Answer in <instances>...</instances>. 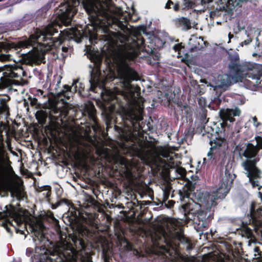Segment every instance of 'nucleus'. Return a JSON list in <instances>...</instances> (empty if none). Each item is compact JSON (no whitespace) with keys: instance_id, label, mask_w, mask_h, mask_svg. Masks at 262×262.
I'll return each mask as SVG.
<instances>
[{"instance_id":"obj_50","label":"nucleus","mask_w":262,"mask_h":262,"mask_svg":"<svg viewBox=\"0 0 262 262\" xmlns=\"http://www.w3.org/2000/svg\"><path fill=\"white\" fill-rule=\"evenodd\" d=\"M130 12H129V13L127 14V15H128V17H130Z\"/></svg>"},{"instance_id":"obj_16","label":"nucleus","mask_w":262,"mask_h":262,"mask_svg":"<svg viewBox=\"0 0 262 262\" xmlns=\"http://www.w3.org/2000/svg\"><path fill=\"white\" fill-rule=\"evenodd\" d=\"M9 100L8 97L0 99V117L7 119L9 116V107L8 104Z\"/></svg>"},{"instance_id":"obj_36","label":"nucleus","mask_w":262,"mask_h":262,"mask_svg":"<svg viewBox=\"0 0 262 262\" xmlns=\"http://www.w3.org/2000/svg\"><path fill=\"white\" fill-rule=\"evenodd\" d=\"M126 246L127 249L128 250H133V245L129 242H126Z\"/></svg>"},{"instance_id":"obj_2","label":"nucleus","mask_w":262,"mask_h":262,"mask_svg":"<svg viewBox=\"0 0 262 262\" xmlns=\"http://www.w3.org/2000/svg\"><path fill=\"white\" fill-rule=\"evenodd\" d=\"M172 230L166 232L165 229L160 226L154 227L150 233V238L152 243L150 249L146 250L149 253H155L163 255L168 258L172 255V252H176V248L172 245L173 240L178 239L184 242V245L187 250L192 249V246L188 239L184 237L183 232L179 221L173 220L170 223Z\"/></svg>"},{"instance_id":"obj_38","label":"nucleus","mask_w":262,"mask_h":262,"mask_svg":"<svg viewBox=\"0 0 262 262\" xmlns=\"http://www.w3.org/2000/svg\"><path fill=\"white\" fill-rule=\"evenodd\" d=\"M163 193H164V198L165 199H167L168 197V188H166V189L164 190L163 191Z\"/></svg>"},{"instance_id":"obj_37","label":"nucleus","mask_w":262,"mask_h":262,"mask_svg":"<svg viewBox=\"0 0 262 262\" xmlns=\"http://www.w3.org/2000/svg\"><path fill=\"white\" fill-rule=\"evenodd\" d=\"M90 115L92 117L94 114V106L91 105L90 106V110L89 112Z\"/></svg>"},{"instance_id":"obj_25","label":"nucleus","mask_w":262,"mask_h":262,"mask_svg":"<svg viewBox=\"0 0 262 262\" xmlns=\"http://www.w3.org/2000/svg\"><path fill=\"white\" fill-rule=\"evenodd\" d=\"M51 114L52 115H56L57 114H59V115H60L61 114V111L60 110V108H58L57 107H56L55 106H54L51 108Z\"/></svg>"},{"instance_id":"obj_40","label":"nucleus","mask_w":262,"mask_h":262,"mask_svg":"<svg viewBox=\"0 0 262 262\" xmlns=\"http://www.w3.org/2000/svg\"><path fill=\"white\" fill-rule=\"evenodd\" d=\"M134 254L138 256H143V255H141V253L137 250H134Z\"/></svg>"},{"instance_id":"obj_28","label":"nucleus","mask_w":262,"mask_h":262,"mask_svg":"<svg viewBox=\"0 0 262 262\" xmlns=\"http://www.w3.org/2000/svg\"><path fill=\"white\" fill-rule=\"evenodd\" d=\"M11 60V56L9 54H0V60Z\"/></svg>"},{"instance_id":"obj_51","label":"nucleus","mask_w":262,"mask_h":262,"mask_svg":"<svg viewBox=\"0 0 262 262\" xmlns=\"http://www.w3.org/2000/svg\"><path fill=\"white\" fill-rule=\"evenodd\" d=\"M255 55H256V53H253V56H255Z\"/></svg>"},{"instance_id":"obj_49","label":"nucleus","mask_w":262,"mask_h":262,"mask_svg":"<svg viewBox=\"0 0 262 262\" xmlns=\"http://www.w3.org/2000/svg\"><path fill=\"white\" fill-rule=\"evenodd\" d=\"M8 223H9V224H12V225L11 221H10L9 220H8Z\"/></svg>"},{"instance_id":"obj_15","label":"nucleus","mask_w":262,"mask_h":262,"mask_svg":"<svg viewBox=\"0 0 262 262\" xmlns=\"http://www.w3.org/2000/svg\"><path fill=\"white\" fill-rule=\"evenodd\" d=\"M80 89H82V84L79 82L78 80H75L70 87L65 85L63 89L59 93V95H62L68 99L72 96V91H78L81 93Z\"/></svg>"},{"instance_id":"obj_17","label":"nucleus","mask_w":262,"mask_h":262,"mask_svg":"<svg viewBox=\"0 0 262 262\" xmlns=\"http://www.w3.org/2000/svg\"><path fill=\"white\" fill-rule=\"evenodd\" d=\"M243 235L249 239L248 242L249 246L255 242L256 239L253 235L252 230L249 228L245 227L244 228Z\"/></svg>"},{"instance_id":"obj_22","label":"nucleus","mask_w":262,"mask_h":262,"mask_svg":"<svg viewBox=\"0 0 262 262\" xmlns=\"http://www.w3.org/2000/svg\"><path fill=\"white\" fill-rule=\"evenodd\" d=\"M193 205V202H189L188 203L184 204L182 206V208L184 209L185 213L189 212L190 210H192V206Z\"/></svg>"},{"instance_id":"obj_48","label":"nucleus","mask_w":262,"mask_h":262,"mask_svg":"<svg viewBox=\"0 0 262 262\" xmlns=\"http://www.w3.org/2000/svg\"><path fill=\"white\" fill-rule=\"evenodd\" d=\"M124 102H120V103L119 104V105H124Z\"/></svg>"},{"instance_id":"obj_46","label":"nucleus","mask_w":262,"mask_h":262,"mask_svg":"<svg viewBox=\"0 0 262 262\" xmlns=\"http://www.w3.org/2000/svg\"><path fill=\"white\" fill-rule=\"evenodd\" d=\"M233 35L232 34H231L230 33H229L228 34V37H229V40L228 41V43H229L230 42V39L233 38Z\"/></svg>"},{"instance_id":"obj_12","label":"nucleus","mask_w":262,"mask_h":262,"mask_svg":"<svg viewBox=\"0 0 262 262\" xmlns=\"http://www.w3.org/2000/svg\"><path fill=\"white\" fill-rule=\"evenodd\" d=\"M232 183L231 176L229 174V178L227 176L225 179H223L221 186L216 189V191H214L216 198L218 199H224L229 190Z\"/></svg>"},{"instance_id":"obj_7","label":"nucleus","mask_w":262,"mask_h":262,"mask_svg":"<svg viewBox=\"0 0 262 262\" xmlns=\"http://www.w3.org/2000/svg\"><path fill=\"white\" fill-rule=\"evenodd\" d=\"M253 73L252 69H248L246 71L243 69L242 72L237 73L235 76H230L228 74L219 76L209 84V85L213 88L214 90L216 88L226 89L232 84V81L233 82L242 81L244 78H250L255 80L257 84L260 83V78L253 74Z\"/></svg>"},{"instance_id":"obj_31","label":"nucleus","mask_w":262,"mask_h":262,"mask_svg":"<svg viewBox=\"0 0 262 262\" xmlns=\"http://www.w3.org/2000/svg\"><path fill=\"white\" fill-rule=\"evenodd\" d=\"M252 120L254 125L256 127H257L260 124V123L259 122H258L257 118L255 116L253 117L252 118Z\"/></svg>"},{"instance_id":"obj_32","label":"nucleus","mask_w":262,"mask_h":262,"mask_svg":"<svg viewBox=\"0 0 262 262\" xmlns=\"http://www.w3.org/2000/svg\"><path fill=\"white\" fill-rule=\"evenodd\" d=\"M254 251L255 252V254H254L255 257H258L260 256V254L259 253V249L258 247H256L254 248Z\"/></svg>"},{"instance_id":"obj_3","label":"nucleus","mask_w":262,"mask_h":262,"mask_svg":"<svg viewBox=\"0 0 262 262\" xmlns=\"http://www.w3.org/2000/svg\"><path fill=\"white\" fill-rule=\"evenodd\" d=\"M138 155L141 160L151 168H159L166 166L170 168L176 167V171L181 177L185 174V169L179 167L180 162L176 159V155L165 148L158 149L155 145L147 143L139 151Z\"/></svg>"},{"instance_id":"obj_30","label":"nucleus","mask_w":262,"mask_h":262,"mask_svg":"<svg viewBox=\"0 0 262 262\" xmlns=\"http://www.w3.org/2000/svg\"><path fill=\"white\" fill-rule=\"evenodd\" d=\"M55 254L59 255V256H61V257L62 256L63 257L61 258L62 260H63V258H66L65 257V254L64 253H63V254L61 253V250H60V249L59 248H57L55 249Z\"/></svg>"},{"instance_id":"obj_24","label":"nucleus","mask_w":262,"mask_h":262,"mask_svg":"<svg viewBox=\"0 0 262 262\" xmlns=\"http://www.w3.org/2000/svg\"><path fill=\"white\" fill-rule=\"evenodd\" d=\"M8 191V186L6 183L2 181L0 182V192L2 191L4 193L7 192Z\"/></svg>"},{"instance_id":"obj_41","label":"nucleus","mask_w":262,"mask_h":262,"mask_svg":"<svg viewBox=\"0 0 262 262\" xmlns=\"http://www.w3.org/2000/svg\"><path fill=\"white\" fill-rule=\"evenodd\" d=\"M251 40H252V39L250 38H249L245 40L244 41V44L245 45H247L249 44L251 42Z\"/></svg>"},{"instance_id":"obj_33","label":"nucleus","mask_w":262,"mask_h":262,"mask_svg":"<svg viewBox=\"0 0 262 262\" xmlns=\"http://www.w3.org/2000/svg\"><path fill=\"white\" fill-rule=\"evenodd\" d=\"M172 5H173V2L170 0H168L165 5V8L166 9H169Z\"/></svg>"},{"instance_id":"obj_34","label":"nucleus","mask_w":262,"mask_h":262,"mask_svg":"<svg viewBox=\"0 0 262 262\" xmlns=\"http://www.w3.org/2000/svg\"><path fill=\"white\" fill-rule=\"evenodd\" d=\"M126 176L128 179H131L132 178V173L131 171L128 169V168H126Z\"/></svg>"},{"instance_id":"obj_14","label":"nucleus","mask_w":262,"mask_h":262,"mask_svg":"<svg viewBox=\"0 0 262 262\" xmlns=\"http://www.w3.org/2000/svg\"><path fill=\"white\" fill-rule=\"evenodd\" d=\"M240 114L241 110L236 107L231 109H223L220 112V117L224 122L229 121L233 122L235 121L233 117L239 116Z\"/></svg>"},{"instance_id":"obj_10","label":"nucleus","mask_w":262,"mask_h":262,"mask_svg":"<svg viewBox=\"0 0 262 262\" xmlns=\"http://www.w3.org/2000/svg\"><path fill=\"white\" fill-rule=\"evenodd\" d=\"M10 168L9 160L4 149L3 139L0 137V176L5 175Z\"/></svg>"},{"instance_id":"obj_26","label":"nucleus","mask_w":262,"mask_h":262,"mask_svg":"<svg viewBox=\"0 0 262 262\" xmlns=\"http://www.w3.org/2000/svg\"><path fill=\"white\" fill-rule=\"evenodd\" d=\"M173 49L175 51H178L179 55L181 56V52L183 49V47L181 46V44H177L174 45L173 47Z\"/></svg>"},{"instance_id":"obj_9","label":"nucleus","mask_w":262,"mask_h":262,"mask_svg":"<svg viewBox=\"0 0 262 262\" xmlns=\"http://www.w3.org/2000/svg\"><path fill=\"white\" fill-rule=\"evenodd\" d=\"M210 143L211 147L207 154L209 159H211L214 154L224 153L227 148L226 141L224 139H216L214 141H210Z\"/></svg>"},{"instance_id":"obj_1","label":"nucleus","mask_w":262,"mask_h":262,"mask_svg":"<svg viewBox=\"0 0 262 262\" xmlns=\"http://www.w3.org/2000/svg\"><path fill=\"white\" fill-rule=\"evenodd\" d=\"M57 32V29L52 25L46 27L42 30H37L29 39L12 42L8 44L10 49L17 50L19 48H32L26 55V62L28 64L39 63L42 62L44 53L53 48H57L62 43L61 39L48 37Z\"/></svg>"},{"instance_id":"obj_21","label":"nucleus","mask_w":262,"mask_h":262,"mask_svg":"<svg viewBox=\"0 0 262 262\" xmlns=\"http://www.w3.org/2000/svg\"><path fill=\"white\" fill-rule=\"evenodd\" d=\"M181 23L185 27L186 30H188L191 27V24L190 20L186 18H182L181 19Z\"/></svg>"},{"instance_id":"obj_42","label":"nucleus","mask_w":262,"mask_h":262,"mask_svg":"<svg viewBox=\"0 0 262 262\" xmlns=\"http://www.w3.org/2000/svg\"><path fill=\"white\" fill-rule=\"evenodd\" d=\"M16 231L17 233H19L21 234H24V230L20 229L19 228H16Z\"/></svg>"},{"instance_id":"obj_27","label":"nucleus","mask_w":262,"mask_h":262,"mask_svg":"<svg viewBox=\"0 0 262 262\" xmlns=\"http://www.w3.org/2000/svg\"><path fill=\"white\" fill-rule=\"evenodd\" d=\"M68 48L67 47H62L61 49L60 54L62 55V58H64L68 55L67 52L68 51Z\"/></svg>"},{"instance_id":"obj_8","label":"nucleus","mask_w":262,"mask_h":262,"mask_svg":"<svg viewBox=\"0 0 262 262\" xmlns=\"http://www.w3.org/2000/svg\"><path fill=\"white\" fill-rule=\"evenodd\" d=\"M91 78L89 81L91 84L90 89L92 91H94V88L97 85L100 87L102 86L105 81L111 79H115L116 78L115 73L110 71V73L108 74L106 78L104 79L102 77L99 70L98 68L93 70L91 72Z\"/></svg>"},{"instance_id":"obj_20","label":"nucleus","mask_w":262,"mask_h":262,"mask_svg":"<svg viewBox=\"0 0 262 262\" xmlns=\"http://www.w3.org/2000/svg\"><path fill=\"white\" fill-rule=\"evenodd\" d=\"M250 214L252 217L255 216V214L258 215H262V206H259L255 211V205L254 203H252L250 207Z\"/></svg>"},{"instance_id":"obj_13","label":"nucleus","mask_w":262,"mask_h":262,"mask_svg":"<svg viewBox=\"0 0 262 262\" xmlns=\"http://www.w3.org/2000/svg\"><path fill=\"white\" fill-rule=\"evenodd\" d=\"M185 262H226L221 256H217L209 253L203 257L186 256L184 258Z\"/></svg>"},{"instance_id":"obj_39","label":"nucleus","mask_w":262,"mask_h":262,"mask_svg":"<svg viewBox=\"0 0 262 262\" xmlns=\"http://www.w3.org/2000/svg\"><path fill=\"white\" fill-rule=\"evenodd\" d=\"M258 223L259 225H256V227H255V230L256 231H257L258 230L261 231V223L260 222H258Z\"/></svg>"},{"instance_id":"obj_35","label":"nucleus","mask_w":262,"mask_h":262,"mask_svg":"<svg viewBox=\"0 0 262 262\" xmlns=\"http://www.w3.org/2000/svg\"><path fill=\"white\" fill-rule=\"evenodd\" d=\"M199 103L200 105L204 106L206 104L205 99L204 98H200L199 99Z\"/></svg>"},{"instance_id":"obj_19","label":"nucleus","mask_w":262,"mask_h":262,"mask_svg":"<svg viewBox=\"0 0 262 262\" xmlns=\"http://www.w3.org/2000/svg\"><path fill=\"white\" fill-rule=\"evenodd\" d=\"M73 258H79L80 259V262H89L91 260V257L89 254L85 253V256L82 255L81 252L80 253H75V251L73 252ZM76 260V259H75Z\"/></svg>"},{"instance_id":"obj_23","label":"nucleus","mask_w":262,"mask_h":262,"mask_svg":"<svg viewBox=\"0 0 262 262\" xmlns=\"http://www.w3.org/2000/svg\"><path fill=\"white\" fill-rule=\"evenodd\" d=\"M198 40H201L202 41H203V39L201 37L198 38L196 37L193 36L189 39V44L192 45L194 48H198L196 45L193 43V42L197 41L199 43Z\"/></svg>"},{"instance_id":"obj_29","label":"nucleus","mask_w":262,"mask_h":262,"mask_svg":"<svg viewBox=\"0 0 262 262\" xmlns=\"http://www.w3.org/2000/svg\"><path fill=\"white\" fill-rule=\"evenodd\" d=\"M255 139L257 143L256 146H257L259 148H262V138L260 137H257Z\"/></svg>"},{"instance_id":"obj_45","label":"nucleus","mask_w":262,"mask_h":262,"mask_svg":"<svg viewBox=\"0 0 262 262\" xmlns=\"http://www.w3.org/2000/svg\"><path fill=\"white\" fill-rule=\"evenodd\" d=\"M174 202L170 201L168 202V207H171L173 206Z\"/></svg>"},{"instance_id":"obj_6","label":"nucleus","mask_w":262,"mask_h":262,"mask_svg":"<svg viewBox=\"0 0 262 262\" xmlns=\"http://www.w3.org/2000/svg\"><path fill=\"white\" fill-rule=\"evenodd\" d=\"M258 149L256 146L249 143L247 148L244 151V156L247 158V160L243 163V166L246 170V174L249 178V181L251 183L253 187H257L260 189L261 186L258 184L257 180L254 181L255 178H259L260 171L255 166L256 160H251L254 158L257 152Z\"/></svg>"},{"instance_id":"obj_5","label":"nucleus","mask_w":262,"mask_h":262,"mask_svg":"<svg viewBox=\"0 0 262 262\" xmlns=\"http://www.w3.org/2000/svg\"><path fill=\"white\" fill-rule=\"evenodd\" d=\"M3 72V76L0 78V91L4 89L17 91L14 87L24 85L27 81L21 79L26 75L23 68L18 64L5 65L0 68V72Z\"/></svg>"},{"instance_id":"obj_18","label":"nucleus","mask_w":262,"mask_h":262,"mask_svg":"<svg viewBox=\"0 0 262 262\" xmlns=\"http://www.w3.org/2000/svg\"><path fill=\"white\" fill-rule=\"evenodd\" d=\"M35 116L39 124L42 126L45 124L48 114L45 111L41 110L36 112Z\"/></svg>"},{"instance_id":"obj_47","label":"nucleus","mask_w":262,"mask_h":262,"mask_svg":"<svg viewBox=\"0 0 262 262\" xmlns=\"http://www.w3.org/2000/svg\"><path fill=\"white\" fill-rule=\"evenodd\" d=\"M258 196L260 198L262 202V193L260 192H258Z\"/></svg>"},{"instance_id":"obj_11","label":"nucleus","mask_w":262,"mask_h":262,"mask_svg":"<svg viewBox=\"0 0 262 262\" xmlns=\"http://www.w3.org/2000/svg\"><path fill=\"white\" fill-rule=\"evenodd\" d=\"M198 198L202 206H204L207 209H210V208L216 205L215 201L216 196L215 192H205L199 194Z\"/></svg>"},{"instance_id":"obj_4","label":"nucleus","mask_w":262,"mask_h":262,"mask_svg":"<svg viewBox=\"0 0 262 262\" xmlns=\"http://www.w3.org/2000/svg\"><path fill=\"white\" fill-rule=\"evenodd\" d=\"M9 207L6 206V210L4 212H0V219H7L10 216L17 226L23 225L27 230L33 232L36 237L41 238L43 236L44 226L40 218L31 215L27 211L23 209L16 210L11 206Z\"/></svg>"},{"instance_id":"obj_44","label":"nucleus","mask_w":262,"mask_h":262,"mask_svg":"<svg viewBox=\"0 0 262 262\" xmlns=\"http://www.w3.org/2000/svg\"><path fill=\"white\" fill-rule=\"evenodd\" d=\"M173 9L175 11H178L179 9V5L178 4H175L173 6Z\"/></svg>"},{"instance_id":"obj_43","label":"nucleus","mask_w":262,"mask_h":262,"mask_svg":"<svg viewBox=\"0 0 262 262\" xmlns=\"http://www.w3.org/2000/svg\"><path fill=\"white\" fill-rule=\"evenodd\" d=\"M77 242H78L79 245H80L81 249H84V246L83 242L82 241L78 240V241H77Z\"/></svg>"}]
</instances>
